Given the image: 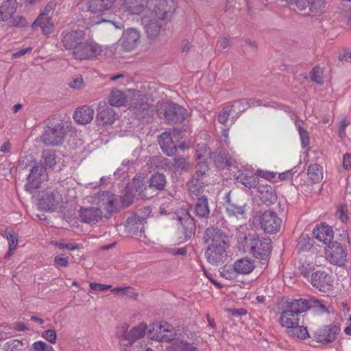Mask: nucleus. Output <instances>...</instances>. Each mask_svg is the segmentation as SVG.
Wrapping results in <instances>:
<instances>
[{"label": "nucleus", "instance_id": "25", "mask_svg": "<svg viewBox=\"0 0 351 351\" xmlns=\"http://www.w3.org/2000/svg\"><path fill=\"white\" fill-rule=\"evenodd\" d=\"M93 109L89 106H84L75 111L73 119L79 124L85 125L93 120Z\"/></svg>", "mask_w": 351, "mask_h": 351}, {"label": "nucleus", "instance_id": "39", "mask_svg": "<svg viewBox=\"0 0 351 351\" xmlns=\"http://www.w3.org/2000/svg\"><path fill=\"white\" fill-rule=\"evenodd\" d=\"M166 351H198V350L193 343H189L186 340L182 339L173 345L167 346Z\"/></svg>", "mask_w": 351, "mask_h": 351}, {"label": "nucleus", "instance_id": "8", "mask_svg": "<svg viewBox=\"0 0 351 351\" xmlns=\"http://www.w3.org/2000/svg\"><path fill=\"white\" fill-rule=\"evenodd\" d=\"M147 325L141 322L132 328L124 335L123 339L128 341V344L132 347V351H141V345H143V347L146 345L145 343H143V341H138V340L144 337ZM130 351L132 350H130Z\"/></svg>", "mask_w": 351, "mask_h": 351}, {"label": "nucleus", "instance_id": "22", "mask_svg": "<svg viewBox=\"0 0 351 351\" xmlns=\"http://www.w3.org/2000/svg\"><path fill=\"white\" fill-rule=\"evenodd\" d=\"M95 202L108 213H112L115 209L116 197L108 191L98 193L95 198Z\"/></svg>", "mask_w": 351, "mask_h": 351}, {"label": "nucleus", "instance_id": "51", "mask_svg": "<svg viewBox=\"0 0 351 351\" xmlns=\"http://www.w3.org/2000/svg\"><path fill=\"white\" fill-rule=\"evenodd\" d=\"M233 111V106H226L223 108V110L219 112L217 120L218 121L222 124L225 125L228 119L231 114V112Z\"/></svg>", "mask_w": 351, "mask_h": 351}, {"label": "nucleus", "instance_id": "20", "mask_svg": "<svg viewBox=\"0 0 351 351\" xmlns=\"http://www.w3.org/2000/svg\"><path fill=\"white\" fill-rule=\"evenodd\" d=\"M186 116V110L174 103L169 104L165 109V117L167 121L180 122Z\"/></svg>", "mask_w": 351, "mask_h": 351}, {"label": "nucleus", "instance_id": "5", "mask_svg": "<svg viewBox=\"0 0 351 351\" xmlns=\"http://www.w3.org/2000/svg\"><path fill=\"white\" fill-rule=\"evenodd\" d=\"M66 132L62 123L48 125L41 136V141L46 145H59L63 142Z\"/></svg>", "mask_w": 351, "mask_h": 351}, {"label": "nucleus", "instance_id": "57", "mask_svg": "<svg viewBox=\"0 0 351 351\" xmlns=\"http://www.w3.org/2000/svg\"><path fill=\"white\" fill-rule=\"evenodd\" d=\"M54 264L56 267H67L69 265V257L62 254H58L54 258Z\"/></svg>", "mask_w": 351, "mask_h": 351}, {"label": "nucleus", "instance_id": "4", "mask_svg": "<svg viewBox=\"0 0 351 351\" xmlns=\"http://www.w3.org/2000/svg\"><path fill=\"white\" fill-rule=\"evenodd\" d=\"M147 37L150 40H156L159 38L167 22L156 16V14L149 13L142 19Z\"/></svg>", "mask_w": 351, "mask_h": 351}, {"label": "nucleus", "instance_id": "63", "mask_svg": "<svg viewBox=\"0 0 351 351\" xmlns=\"http://www.w3.org/2000/svg\"><path fill=\"white\" fill-rule=\"evenodd\" d=\"M47 343L43 341H38L32 343V348L33 351H43Z\"/></svg>", "mask_w": 351, "mask_h": 351}, {"label": "nucleus", "instance_id": "56", "mask_svg": "<svg viewBox=\"0 0 351 351\" xmlns=\"http://www.w3.org/2000/svg\"><path fill=\"white\" fill-rule=\"evenodd\" d=\"M89 287L90 291L95 293L103 292L112 288L111 285H103L97 282H90Z\"/></svg>", "mask_w": 351, "mask_h": 351}, {"label": "nucleus", "instance_id": "7", "mask_svg": "<svg viewBox=\"0 0 351 351\" xmlns=\"http://www.w3.org/2000/svg\"><path fill=\"white\" fill-rule=\"evenodd\" d=\"M249 245L251 253L258 259H265L271 252V239L269 238L261 239L254 235L250 238Z\"/></svg>", "mask_w": 351, "mask_h": 351}, {"label": "nucleus", "instance_id": "58", "mask_svg": "<svg viewBox=\"0 0 351 351\" xmlns=\"http://www.w3.org/2000/svg\"><path fill=\"white\" fill-rule=\"evenodd\" d=\"M69 86L75 89H80L84 86V80L81 75L75 76L69 82Z\"/></svg>", "mask_w": 351, "mask_h": 351}, {"label": "nucleus", "instance_id": "19", "mask_svg": "<svg viewBox=\"0 0 351 351\" xmlns=\"http://www.w3.org/2000/svg\"><path fill=\"white\" fill-rule=\"evenodd\" d=\"M339 332V328L336 326H328L319 329L315 334L317 342L328 343L333 341Z\"/></svg>", "mask_w": 351, "mask_h": 351}, {"label": "nucleus", "instance_id": "3", "mask_svg": "<svg viewBox=\"0 0 351 351\" xmlns=\"http://www.w3.org/2000/svg\"><path fill=\"white\" fill-rule=\"evenodd\" d=\"M149 337L158 341L170 342L173 345L182 339H192L194 334L185 329L173 328L170 324L163 322L154 324L149 330Z\"/></svg>", "mask_w": 351, "mask_h": 351}, {"label": "nucleus", "instance_id": "17", "mask_svg": "<svg viewBox=\"0 0 351 351\" xmlns=\"http://www.w3.org/2000/svg\"><path fill=\"white\" fill-rule=\"evenodd\" d=\"M123 12L130 15L142 13L148 5L149 0H121Z\"/></svg>", "mask_w": 351, "mask_h": 351}, {"label": "nucleus", "instance_id": "54", "mask_svg": "<svg viewBox=\"0 0 351 351\" xmlns=\"http://www.w3.org/2000/svg\"><path fill=\"white\" fill-rule=\"evenodd\" d=\"M311 77L313 81L316 82L317 83L322 84L323 83V71H322V69L319 66H316V67L313 68L311 72Z\"/></svg>", "mask_w": 351, "mask_h": 351}, {"label": "nucleus", "instance_id": "36", "mask_svg": "<svg viewBox=\"0 0 351 351\" xmlns=\"http://www.w3.org/2000/svg\"><path fill=\"white\" fill-rule=\"evenodd\" d=\"M194 213L200 218L207 217L210 213L208 199L205 196L199 197L195 203Z\"/></svg>", "mask_w": 351, "mask_h": 351}, {"label": "nucleus", "instance_id": "10", "mask_svg": "<svg viewBox=\"0 0 351 351\" xmlns=\"http://www.w3.org/2000/svg\"><path fill=\"white\" fill-rule=\"evenodd\" d=\"M46 171L47 169L41 164L33 167L27 178V183L25 185V189L30 191L38 188L40 184L47 179Z\"/></svg>", "mask_w": 351, "mask_h": 351}, {"label": "nucleus", "instance_id": "41", "mask_svg": "<svg viewBox=\"0 0 351 351\" xmlns=\"http://www.w3.org/2000/svg\"><path fill=\"white\" fill-rule=\"evenodd\" d=\"M260 105L259 101L241 99L235 102L234 104L230 105V106H233V111L237 112V114H241L245 112L248 107Z\"/></svg>", "mask_w": 351, "mask_h": 351}, {"label": "nucleus", "instance_id": "27", "mask_svg": "<svg viewBox=\"0 0 351 351\" xmlns=\"http://www.w3.org/2000/svg\"><path fill=\"white\" fill-rule=\"evenodd\" d=\"M226 212L229 216H235L238 219H244L245 213V203H234L230 200L229 195L226 196Z\"/></svg>", "mask_w": 351, "mask_h": 351}, {"label": "nucleus", "instance_id": "50", "mask_svg": "<svg viewBox=\"0 0 351 351\" xmlns=\"http://www.w3.org/2000/svg\"><path fill=\"white\" fill-rule=\"evenodd\" d=\"M173 167L176 169L187 171L191 169V165L186 158L177 157L174 158Z\"/></svg>", "mask_w": 351, "mask_h": 351}, {"label": "nucleus", "instance_id": "53", "mask_svg": "<svg viewBox=\"0 0 351 351\" xmlns=\"http://www.w3.org/2000/svg\"><path fill=\"white\" fill-rule=\"evenodd\" d=\"M42 337L52 344H55L57 340V334L55 330L48 329L42 332Z\"/></svg>", "mask_w": 351, "mask_h": 351}, {"label": "nucleus", "instance_id": "30", "mask_svg": "<svg viewBox=\"0 0 351 351\" xmlns=\"http://www.w3.org/2000/svg\"><path fill=\"white\" fill-rule=\"evenodd\" d=\"M280 323L282 326L289 329L295 328L299 324L298 315L286 308L281 313Z\"/></svg>", "mask_w": 351, "mask_h": 351}, {"label": "nucleus", "instance_id": "55", "mask_svg": "<svg viewBox=\"0 0 351 351\" xmlns=\"http://www.w3.org/2000/svg\"><path fill=\"white\" fill-rule=\"evenodd\" d=\"M6 238L8 241L9 251L14 250L18 244V236L13 232H8L6 234Z\"/></svg>", "mask_w": 351, "mask_h": 351}, {"label": "nucleus", "instance_id": "24", "mask_svg": "<svg viewBox=\"0 0 351 351\" xmlns=\"http://www.w3.org/2000/svg\"><path fill=\"white\" fill-rule=\"evenodd\" d=\"M313 235L315 238L324 244H328L333 239L334 233L332 228L326 224H322L321 226H317L313 230Z\"/></svg>", "mask_w": 351, "mask_h": 351}, {"label": "nucleus", "instance_id": "28", "mask_svg": "<svg viewBox=\"0 0 351 351\" xmlns=\"http://www.w3.org/2000/svg\"><path fill=\"white\" fill-rule=\"evenodd\" d=\"M210 157L213 158L216 167L219 169H223L226 166H231L233 164L229 154L221 149H218L212 154Z\"/></svg>", "mask_w": 351, "mask_h": 351}, {"label": "nucleus", "instance_id": "52", "mask_svg": "<svg viewBox=\"0 0 351 351\" xmlns=\"http://www.w3.org/2000/svg\"><path fill=\"white\" fill-rule=\"evenodd\" d=\"M51 243L60 250H75L77 248L76 244L66 243L64 240L52 241Z\"/></svg>", "mask_w": 351, "mask_h": 351}, {"label": "nucleus", "instance_id": "1", "mask_svg": "<svg viewBox=\"0 0 351 351\" xmlns=\"http://www.w3.org/2000/svg\"><path fill=\"white\" fill-rule=\"evenodd\" d=\"M62 42L66 49L72 50L73 56L76 60H90L102 52V47L84 30L71 31L66 34Z\"/></svg>", "mask_w": 351, "mask_h": 351}, {"label": "nucleus", "instance_id": "59", "mask_svg": "<svg viewBox=\"0 0 351 351\" xmlns=\"http://www.w3.org/2000/svg\"><path fill=\"white\" fill-rule=\"evenodd\" d=\"M311 246H312V245L309 242V239H307L304 237L300 238V239L298 241V245H297L298 250H303V251H306V250H310Z\"/></svg>", "mask_w": 351, "mask_h": 351}, {"label": "nucleus", "instance_id": "62", "mask_svg": "<svg viewBox=\"0 0 351 351\" xmlns=\"http://www.w3.org/2000/svg\"><path fill=\"white\" fill-rule=\"evenodd\" d=\"M56 4L53 2L49 3L43 9L40 14H43L44 17H49V13L55 9Z\"/></svg>", "mask_w": 351, "mask_h": 351}, {"label": "nucleus", "instance_id": "38", "mask_svg": "<svg viewBox=\"0 0 351 351\" xmlns=\"http://www.w3.org/2000/svg\"><path fill=\"white\" fill-rule=\"evenodd\" d=\"M307 175L312 182H320L324 178L323 169L318 164H311L308 168Z\"/></svg>", "mask_w": 351, "mask_h": 351}, {"label": "nucleus", "instance_id": "12", "mask_svg": "<svg viewBox=\"0 0 351 351\" xmlns=\"http://www.w3.org/2000/svg\"><path fill=\"white\" fill-rule=\"evenodd\" d=\"M176 10V4L173 0H158L154 10L152 14H156V16L163 21H170L173 13Z\"/></svg>", "mask_w": 351, "mask_h": 351}, {"label": "nucleus", "instance_id": "44", "mask_svg": "<svg viewBox=\"0 0 351 351\" xmlns=\"http://www.w3.org/2000/svg\"><path fill=\"white\" fill-rule=\"evenodd\" d=\"M167 160L161 156H152L147 162V167L149 169L154 170L156 169H163L167 165Z\"/></svg>", "mask_w": 351, "mask_h": 351}, {"label": "nucleus", "instance_id": "48", "mask_svg": "<svg viewBox=\"0 0 351 351\" xmlns=\"http://www.w3.org/2000/svg\"><path fill=\"white\" fill-rule=\"evenodd\" d=\"M23 344L18 339H10L3 347L5 351H23Z\"/></svg>", "mask_w": 351, "mask_h": 351}, {"label": "nucleus", "instance_id": "9", "mask_svg": "<svg viewBox=\"0 0 351 351\" xmlns=\"http://www.w3.org/2000/svg\"><path fill=\"white\" fill-rule=\"evenodd\" d=\"M259 220L262 229L269 234L278 232L282 223V219L278 216L277 213L271 210L263 212Z\"/></svg>", "mask_w": 351, "mask_h": 351}, {"label": "nucleus", "instance_id": "2", "mask_svg": "<svg viewBox=\"0 0 351 351\" xmlns=\"http://www.w3.org/2000/svg\"><path fill=\"white\" fill-rule=\"evenodd\" d=\"M130 99V108L136 110V116L143 119L149 116L153 111L152 106L149 104V98L139 91H129L128 95L123 92L113 89L108 96L109 104L115 107L125 105Z\"/></svg>", "mask_w": 351, "mask_h": 351}, {"label": "nucleus", "instance_id": "49", "mask_svg": "<svg viewBox=\"0 0 351 351\" xmlns=\"http://www.w3.org/2000/svg\"><path fill=\"white\" fill-rule=\"evenodd\" d=\"M290 335L293 337H298L299 339H304L309 337L308 332L306 328L303 326H295L291 328L289 331Z\"/></svg>", "mask_w": 351, "mask_h": 351}, {"label": "nucleus", "instance_id": "61", "mask_svg": "<svg viewBox=\"0 0 351 351\" xmlns=\"http://www.w3.org/2000/svg\"><path fill=\"white\" fill-rule=\"evenodd\" d=\"M340 60L351 62V50L344 49L343 50L339 56Z\"/></svg>", "mask_w": 351, "mask_h": 351}, {"label": "nucleus", "instance_id": "42", "mask_svg": "<svg viewBox=\"0 0 351 351\" xmlns=\"http://www.w3.org/2000/svg\"><path fill=\"white\" fill-rule=\"evenodd\" d=\"M166 183V177L162 173L154 174L149 179V187H153L158 190L164 189Z\"/></svg>", "mask_w": 351, "mask_h": 351}, {"label": "nucleus", "instance_id": "26", "mask_svg": "<svg viewBox=\"0 0 351 351\" xmlns=\"http://www.w3.org/2000/svg\"><path fill=\"white\" fill-rule=\"evenodd\" d=\"M258 192L261 199L266 204H274L277 200V194L272 186L260 184L258 186Z\"/></svg>", "mask_w": 351, "mask_h": 351}, {"label": "nucleus", "instance_id": "11", "mask_svg": "<svg viewBox=\"0 0 351 351\" xmlns=\"http://www.w3.org/2000/svg\"><path fill=\"white\" fill-rule=\"evenodd\" d=\"M119 42L124 51H132L141 43V32L135 28H129L123 32Z\"/></svg>", "mask_w": 351, "mask_h": 351}, {"label": "nucleus", "instance_id": "45", "mask_svg": "<svg viewBox=\"0 0 351 351\" xmlns=\"http://www.w3.org/2000/svg\"><path fill=\"white\" fill-rule=\"evenodd\" d=\"M111 291L121 297L125 296L134 299H135L137 297V294L135 293L134 289L130 287H116L112 289Z\"/></svg>", "mask_w": 351, "mask_h": 351}, {"label": "nucleus", "instance_id": "23", "mask_svg": "<svg viewBox=\"0 0 351 351\" xmlns=\"http://www.w3.org/2000/svg\"><path fill=\"white\" fill-rule=\"evenodd\" d=\"M79 215L82 221L86 223H95L101 219L102 212L99 208H82Z\"/></svg>", "mask_w": 351, "mask_h": 351}, {"label": "nucleus", "instance_id": "33", "mask_svg": "<svg viewBox=\"0 0 351 351\" xmlns=\"http://www.w3.org/2000/svg\"><path fill=\"white\" fill-rule=\"evenodd\" d=\"M16 0L3 1L0 5V20L7 21L10 19L16 12Z\"/></svg>", "mask_w": 351, "mask_h": 351}, {"label": "nucleus", "instance_id": "15", "mask_svg": "<svg viewBox=\"0 0 351 351\" xmlns=\"http://www.w3.org/2000/svg\"><path fill=\"white\" fill-rule=\"evenodd\" d=\"M326 257L328 261L338 265H344L346 260V253L342 246L337 243H332L326 250Z\"/></svg>", "mask_w": 351, "mask_h": 351}, {"label": "nucleus", "instance_id": "31", "mask_svg": "<svg viewBox=\"0 0 351 351\" xmlns=\"http://www.w3.org/2000/svg\"><path fill=\"white\" fill-rule=\"evenodd\" d=\"M40 27L42 32L45 35H49L53 31L54 25L51 17H44L43 14H39L32 24V27Z\"/></svg>", "mask_w": 351, "mask_h": 351}, {"label": "nucleus", "instance_id": "60", "mask_svg": "<svg viewBox=\"0 0 351 351\" xmlns=\"http://www.w3.org/2000/svg\"><path fill=\"white\" fill-rule=\"evenodd\" d=\"M257 173L259 176L265 178L266 180H271L274 178L276 173L272 171H264L261 169H258Z\"/></svg>", "mask_w": 351, "mask_h": 351}, {"label": "nucleus", "instance_id": "14", "mask_svg": "<svg viewBox=\"0 0 351 351\" xmlns=\"http://www.w3.org/2000/svg\"><path fill=\"white\" fill-rule=\"evenodd\" d=\"M228 245L208 246L205 252L207 261L212 265H218L225 261L227 257Z\"/></svg>", "mask_w": 351, "mask_h": 351}, {"label": "nucleus", "instance_id": "18", "mask_svg": "<svg viewBox=\"0 0 351 351\" xmlns=\"http://www.w3.org/2000/svg\"><path fill=\"white\" fill-rule=\"evenodd\" d=\"M116 119V114L113 109L107 106L105 104H99L97 109L96 121L100 126L112 125Z\"/></svg>", "mask_w": 351, "mask_h": 351}, {"label": "nucleus", "instance_id": "34", "mask_svg": "<svg viewBox=\"0 0 351 351\" xmlns=\"http://www.w3.org/2000/svg\"><path fill=\"white\" fill-rule=\"evenodd\" d=\"M236 179L249 189L255 187L258 184L257 177L250 171H239Z\"/></svg>", "mask_w": 351, "mask_h": 351}, {"label": "nucleus", "instance_id": "46", "mask_svg": "<svg viewBox=\"0 0 351 351\" xmlns=\"http://www.w3.org/2000/svg\"><path fill=\"white\" fill-rule=\"evenodd\" d=\"M301 123L300 121H295V126L300 134L302 147L304 148L309 144L310 138L308 132L302 126Z\"/></svg>", "mask_w": 351, "mask_h": 351}, {"label": "nucleus", "instance_id": "35", "mask_svg": "<svg viewBox=\"0 0 351 351\" xmlns=\"http://www.w3.org/2000/svg\"><path fill=\"white\" fill-rule=\"evenodd\" d=\"M116 0H90L88 3V10L91 12L97 13L110 8Z\"/></svg>", "mask_w": 351, "mask_h": 351}, {"label": "nucleus", "instance_id": "47", "mask_svg": "<svg viewBox=\"0 0 351 351\" xmlns=\"http://www.w3.org/2000/svg\"><path fill=\"white\" fill-rule=\"evenodd\" d=\"M221 276L229 280H234L237 277L238 272L234 269V267H233L230 266H224L220 269Z\"/></svg>", "mask_w": 351, "mask_h": 351}, {"label": "nucleus", "instance_id": "32", "mask_svg": "<svg viewBox=\"0 0 351 351\" xmlns=\"http://www.w3.org/2000/svg\"><path fill=\"white\" fill-rule=\"evenodd\" d=\"M176 219L180 223L184 228L191 234L195 229V224L193 217L185 209H180L176 213Z\"/></svg>", "mask_w": 351, "mask_h": 351}, {"label": "nucleus", "instance_id": "43", "mask_svg": "<svg viewBox=\"0 0 351 351\" xmlns=\"http://www.w3.org/2000/svg\"><path fill=\"white\" fill-rule=\"evenodd\" d=\"M58 195L52 192L46 197H43L40 204L42 208L46 210L52 209L58 203Z\"/></svg>", "mask_w": 351, "mask_h": 351}, {"label": "nucleus", "instance_id": "21", "mask_svg": "<svg viewBox=\"0 0 351 351\" xmlns=\"http://www.w3.org/2000/svg\"><path fill=\"white\" fill-rule=\"evenodd\" d=\"M175 138V130L172 134L167 132H163L159 137V145L162 152L169 156H173L176 152V146L173 140Z\"/></svg>", "mask_w": 351, "mask_h": 351}, {"label": "nucleus", "instance_id": "29", "mask_svg": "<svg viewBox=\"0 0 351 351\" xmlns=\"http://www.w3.org/2000/svg\"><path fill=\"white\" fill-rule=\"evenodd\" d=\"M234 269L238 274H249L255 268V263L249 258H243L237 260L234 263Z\"/></svg>", "mask_w": 351, "mask_h": 351}, {"label": "nucleus", "instance_id": "37", "mask_svg": "<svg viewBox=\"0 0 351 351\" xmlns=\"http://www.w3.org/2000/svg\"><path fill=\"white\" fill-rule=\"evenodd\" d=\"M309 306L307 301L304 299H295L287 303V309L299 315L305 312Z\"/></svg>", "mask_w": 351, "mask_h": 351}, {"label": "nucleus", "instance_id": "40", "mask_svg": "<svg viewBox=\"0 0 351 351\" xmlns=\"http://www.w3.org/2000/svg\"><path fill=\"white\" fill-rule=\"evenodd\" d=\"M57 163L55 153L52 151L46 150L43 152L40 164L45 169H53Z\"/></svg>", "mask_w": 351, "mask_h": 351}, {"label": "nucleus", "instance_id": "13", "mask_svg": "<svg viewBox=\"0 0 351 351\" xmlns=\"http://www.w3.org/2000/svg\"><path fill=\"white\" fill-rule=\"evenodd\" d=\"M204 239L208 246L228 244V236L220 229L213 226L206 230Z\"/></svg>", "mask_w": 351, "mask_h": 351}, {"label": "nucleus", "instance_id": "16", "mask_svg": "<svg viewBox=\"0 0 351 351\" xmlns=\"http://www.w3.org/2000/svg\"><path fill=\"white\" fill-rule=\"evenodd\" d=\"M311 282L314 287L321 292L326 293L330 290L332 280L331 276L326 271H317L312 274Z\"/></svg>", "mask_w": 351, "mask_h": 351}, {"label": "nucleus", "instance_id": "64", "mask_svg": "<svg viewBox=\"0 0 351 351\" xmlns=\"http://www.w3.org/2000/svg\"><path fill=\"white\" fill-rule=\"evenodd\" d=\"M343 165L346 169H348L351 167V154H346L343 156Z\"/></svg>", "mask_w": 351, "mask_h": 351}, {"label": "nucleus", "instance_id": "6", "mask_svg": "<svg viewBox=\"0 0 351 351\" xmlns=\"http://www.w3.org/2000/svg\"><path fill=\"white\" fill-rule=\"evenodd\" d=\"M196 153L195 159L197 161L196 176L197 178H193L189 185L190 191L194 193H195V186L197 184L199 178L205 175L208 171L206 158L209 155V152L206 145L198 144Z\"/></svg>", "mask_w": 351, "mask_h": 351}]
</instances>
